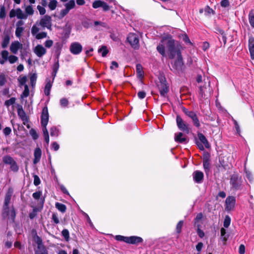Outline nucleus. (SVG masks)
<instances>
[{
  "label": "nucleus",
  "mask_w": 254,
  "mask_h": 254,
  "mask_svg": "<svg viewBox=\"0 0 254 254\" xmlns=\"http://www.w3.org/2000/svg\"><path fill=\"white\" fill-rule=\"evenodd\" d=\"M198 137L200 142L203 143L206 148L209 147V143L205 136L201 133L198 134Z\"/></svg>",
  "instance_id": "obj_25"
},
{
  "label": "nucleus",
  "mask_w": 254,
  "mask_h": 254,
  "mask_svg": "<svg viewBox=\"0 0 254 254\" xmlns=\"http://www.w3.org/2000/svg\"><path fill=\"white\" fill-rule=\"evenodd\" d=\"M143 239L141 237L137 236H131L127 237V243L131 244H137L141 243Z\"/></svg>",
  "instance_id": "obj_21"
},
{
  "label": "nucleus",
  "mask_w": 254,
  "mask_h": 254,
  "mask_svg": "<svg viewBox=\"0 0 254 254\" xmlns=\"http://www.w3.org/2000/svg\"><path fill=\"white\" fill-rule=\"evenodd\" d=\"M37 8L41 15H44L46 13V9L44 7L38 5Z\"/></svg>",
  "instance_id": "obj_61"
},
{
  "label": "nucleus",
  "mask_w": 254,
  "mask_h": 254,
  "mask_svg": "<svg viewBox=\"0 0 254 254\" xmlns=\"http://www.w3.org/2000/svg\"><path fill=\"white\" fill-rule=\"evenodd\" d=\"M23 45L22 44L17 41H15L11 43L10 46V50L13 54H16L17 53L19 49H21Z\"/></svg>",
  "instance_id": "obj_16"
},
{
  "label": "nucleus",
  "mask_w": 254,
  "mask_h": 254,
  "mask_svg": "<svg viewBox=\"0 0 254 254\" xmlns=\"http://www.w3.org/2000/svg\"><path fill=\"white\" fill-rule=\"evenodd\" d=\"M249 50L251 59H254V37L251 36L249 39Z\"/></svg>",
  "instance_id": "obj_18"
},
{
  "label": "nucleus",
  "mask_w": 254,
  "mask_h": 254,
  "mask_svg": "<svg viewBox=\"0 0 254 254\" xmlns=\"http://www.w3.org/2000/svg\"><path fill=\"white\" fill-rule=\"evenodd\" d=\"M170 59H173L176 58L172 63V66L174 69L180 71L182 70L184 64L183 59L181 53V50H179L177 53H175L173 57H169Z\"/></svg>",
  "instance_id": "obj_3"
},
{
  "label": "nucleus",
  "mask_w": 254,
  "mask_h": 254,
  "mask_svg": "<svg viewBox=\"0 0 254 254\" xmlns=\"http://www.w3.org/2000/svg\"><path fill=\"white\" fill-rule=\"evenodd\" d=\"M50 2L48 4V7L51 10H55L58 4V1L57 0H49Z\"/></svg>",
  "instance_id": "obj_30"
},
{
  "label": "nucleus",
  "mask_w": 254,
  "mask_h": 254,
  "mask_svg": "<svg viewBox=\"0 0 254 254\" xmlns=\"http://www.w3.org/2000/svg\"><path fill=\"white\" fill-rule=\"evenodd\" d=\"M41 155L42 151L41 149L39 147L35 148L34 153V159L33 160V163L34 164H36L40 161Z\"/></svg>",
  "instance_id": "obj_20"
},
{
  "label": "nucleus",
  "mask_w": 254,
  "mask_h": 254,
  "mask_svg": "<svg viewBox=\"0 0 254 254\" xmlns=\"http://www.w3.org/2000/svg\"><path fill=\"white\" fill-rule=\"evenodd\" d=\"M39 25L41 26L43 28H47L49 30H51L52 27V18L49 15H46L43 16L40 20Z\"/></svg>",
  "instance_id": "obj_9"
},
{
  "label": "nucleus",
  "mask_w": 254,
  "mask_h": 254,
  "mask_svg": "<svg viewBox=\"0 0 254 254\" xmlns=\"http://www.w3.org/2000/svg\"><path fill=\"white\" fill-rule=\"evenodd\" d=\"M25 14H27V16L28 15H33L34 13V10L32 6L31 5L26 6L25 8Z\"/></svg>",
  "instance_id": "obj_44"
},
{
  "label": "nucleus",
  "mask_w": 254,
  "mask_h": 254,
  "mask_svg": "<svg viewBox=\"0 0 254 254\" xmlns=\"http://www.w3.org/2000/svg\"><path fill=\"white\" fill-rule=\"evenodd\" d=\"M29 95V90L27 85H25L24 90L21 95V98H26Z\"/></svg>",
  "instance_id": "obj_38"
},
{
  "label": "nucleus",
  "mask_w": 254,
  "mask_h": 254,
  "mask_svg": "<svg viewBox=\"0 0 254 254\" xmlns=\"http://www.w3.org/2000/svg\"><path fill=\"white\" fill-rule=\"evenodd\" d=\"M183 111L187 116L190 117L192 120L194 126L197 127H199L200 126V124L197 115L194 112L189 111L186 108H184Z\"/></svg>",
  "instance_id": "obj_6"
},
{
  "label": "nucleus",
  "mask_w": 254,
  "mask_h": 254,
  "mask_svg": "<svg viewBox=\"0 0 254 254\" xmlns=\"http://www.w3.org/2000/svg\"><path fill=\"white\" fill-rule=\"evenodd\" d=\"M157 51L163 57L167 54L169 57H173L174 54L181 50L182 47L170 36L163 37L157 46Z\"/></svg>",
  "instance_id": "obj_1"
},
{
  "label": "nucleus",
  "mask_w": 254,
  "mask_h": 254,
  "mask_svg": "<svg viewBox=\"0 0 254 254\" xmlns=\"http://www.w3.org/2000/svg\"><path fill=\"white\" fill-rule=\"evenodd\" d=\"M231 223V218L229 216H226L224 221V227L225 228H228Z\"/></svg>",
  "instance_id": "obj_47"
},
{
  "label": "nucleus",
  "mask_w": 254,
  "mask_h": 254,
  "mask_svg": "<svg viewBox=\"0 0 254 254\" xmlns=\"http://www.w3.org/2000/svg\"><path fill=\"white\" fill-rule=\"evenodd\" d=\"M94 29L96 30H101L103 28H106L107 25L106 23L101 21H96L94 23Z\"/></svg>",
  "instance_id": "obj_22"
},
{
  "label": "nucleus",
  "mask_w": 254,
  "mask_h": 254,
  "mask_svg": "<svg viewBox=\"0 0 254 254\" xmlns=\"http://www.w3.org/2000/svg\"><path fill=\"white\" fill-rule=\"evenodd\" d=\"M176 122L177 126L181 130L187 133L189 132L188 125L183 120L180 116H177Z\"/></svg>",
  "instance_id": "obj_10"
},
{
  "label": "nucleus",
  "mask_w": 254,
  "mask_h": 254,
  "mask_svg": "<svg viewBox=\"0 0 254 254\" xmlns=\"http://www.w3.org/2000/svg\"><path fill=\"white\" fill-rule=\"evenodd\" d=\"M18 80L19 83V85L22 86L26 85L25 83L27 81V77L26 76H20L18 78Z\"/></svg>",
  "instance_id": "obj_36"
},
{
  "label": "nucleus",
  "mask_w": 254,
  "mask_h": 254,
  "mask_svg": "<svg viewBox=\"0 0 254 254\" xmlns=\"http://www.w3.org/2000/svg\"><path fill=\"white\" fill-rule=\"evenodd\" d=\"M59 134V130L55 127H53L50 128V135L51 136L57 137Z\"/></svg>",
  "instance_id": "obj_35"
},
{
  "label": "nucleus",
  "mask_w": 254,
  "mask_h": 254,
  "mask_svg": "<svg viewBox=\"0 0 254 254\" xmlns=\"http://www.w3.org/2000/svg\"><path fill=\"white\" fill-rule=\"evenodd\" d=\"M12 193L13 190L11 189H9L4 198L3 207L5 211H6L8 208V205L9 204Z\"/></svg>",
  "instance_id": "obj_17"
},
{
  "label": "nucleus",
  "mask_w": 254,
  "mask_h": 254,
  "mask_svg": "<svg viewBox=\"0 0 254 254\" xmlns=\"http://www.w3.org/2000/svg\"><path fill=\"white\" fill-rule=\"evenodd\" d=\"M103 2V1L99 0L94 1L92 4L93 7L94 8H97L98 7H101Z\"/></svg>",
  "instance_id": "obj_50"
},
{
  "label": "nucleus",
  "mask_w": 254,
  "mask_h": 254,
  "mask_svg": "<svg viewBox=\"0 0 254 254\" xmlns=\"http://www.w3.org/2000/svg\"><path fill=\"white\" fill-rule=\"evenodd\" d=\"M236 200L234 196H228L225 201L226 207L225 209L227 211L232 210L235 206Z\"/></svg>",
  "instance_id": "obj_13"
},
{
  "label": "nucleus",
  "mask_w": 254,
  "mask_h": 254,
  "mask_svg": "<svg viewBox=\"0 0 254 254\" xmlns=\"http://www.w3.org/2000/svg\"><path fill=\"white\" fill-rule=\"evenodd\" d=\"M34 53L39 57L41 58L47 53V50L42 45H37L33 49Z\"/></svg>",
  "instance_id": "obj_12"
},
{
  "label": "nucleus",
  "mask_w": 254,
  "mask_h": 254,
  "mask_svg": "<svg viewBox=\"0 0 254 254\" xmlns=\"http://www.w3.org/2000/svg\"><path fill=\"white\" fill-rule=\"evenodd\" d=\"M192 177L195 183L200 184L202 182L203 179V173L200 171H195L192 174Z\"/></svg>",
  "instance_id": "obj_15"
},
{
  "label": "nucleus",
  "mask_w": 254,
  "mask_h": 254,
  "mask_svg": "<svg viewBox=\"0 0 254 254\" xmlns=\"http://www.w3.org/2000/svg\"><path fill=\"white\" fill-rule=\"evenodd\" d=\"M137 96L139 99H142L146 96V93L144 91H139L137 93Z\"/></svg>",
  "instance_id": "obj_63"
},
{
  "label": "nucleus",
  "mask_w": 254,
  "mask_h": 254,
  "mask_svg": "<svg viewBox=\"0 0 254 254\" xmlns=\"http://www.w3.org/2000/svg\"><path fill=\"white\" fill-rule=\"evenodd\" d=\"M127 41L133 49H138L139 48V39L136 34L129 33L127 37Z\"/></svg>",
  "instance_id": "obj_8"
},
{
  "label": "nucleus",
  "mask_w": 254,
  "mask_h": 254,
  "mask_svg": "<svg viewBox=\"0 0 254 254\" xmlns=\"http://www.w3.org/2000/svg\"><path fill=\"white\" fill-rule=\"evenodd\" d=\"M29 133L34 139H37L38 137V135L37 133L36 130L33 128H32L29 131Z\"/></svg>",
  "instance_id": "obj_53"
},
{
  "label": "nucleus",
  "mask_w": 254,
  "mask_h": 254,
  "mask_svg": "<svg viewBox=\"0 0 254 254\" xmlns=\"http://www.w3.org/2000/svg\"><path fill=\"white\" fill-rule=\"evenodd\" d=\"M249 20L251 26L254 28V9L251 10L249 14Z\"/></svg>",
  "instance_id": "obj_29"
},
{
  "label": "nucleus",
  "mask_w": 254,
  "mask_h": 254,
  "mask_svg": "<svg viewBox=\"0 0 254 254\" xmlns=\"http://www.w3.org/2000/svg\"><path fill=\"white\" fill-rule=\"evenodd\" d=\"M6 16L5 8L4 5L1 6L0 9V18L3 19Z\"/></svg>",
  "instance_id": "obj_48"
},
{
  "label": "nucleus",
  "mask_w": 254,
  "mask_h": 254,
  "mask_svg": "<svg viewBox=\"0 0 254 254\" xmlns=\"http://www.w3.org/2000/svg\"><path fill=\"white\" fill-rule=\"evenodd\" d=\"M16 17L18 19H26L27 18V14H25L22 10L19 8H16Z\"/></svg>",
  "instance_id": "obj_26"
},
{
  "label": "nucleus",
  "mask_w": 254,
  "mask_h": 254,
  "mask_svg": "<svg viewBox=\"0 0 254 254\" xmlns=\"http://www.w3.org/2000/svg\"><path fill=\"white\" fill-rule=\"evenodd\" d=\"M64 6L69 11L70 9L73 8L75 6V1L74 0H70L65 3Z\"/></svg>",
  "instance_id": "obj_32"
},
{
  "label": "nucleus",
  "mask_w": 254,
  "mask_h": 254,
  "mask_svg": "<svg viewBox=\"0 0 254 254\" xmlns=\"http://www.w3.org/2000/svg\"><path fill=\"white\" fill-rule=\"evenodd\" d=\"M56 207L61 212L64 213L66 211V206L62 203L57 202L55 204Z\"/></svg>",
  "instance_id": "obj_31"
},
{
  "label": "nucleus",
  "mask_w": 254,
  "mask_h": 254,
  "mask_svg": "<svg viewBox=\"0 0 254 254\" xmlns=\"http://www.w3.org/2000/svg\"><path fill=\"white\" fill-rule=\"evenodd\" d=\"M36 254H48V251L41 242L38 243L37 248L35 250Z\"/></svg>",
  "instance_id": "obj_19"
},
{
  "label": "nucleus",
  "mask_w": 254,
  "mask_h": 254,
  "mask_svg": "<svg viewBox=\"0 0 254 254\" xmlns=\"http://www.w3.org/2000/svg\"><path fill=\"white\" fill-rule=\"evenodd\" d=\"M202 218L203 215L201 213L197 214L195 218L194 219V226L199 225L198 223L202 220Z\"/></svg>",
  "instance_id": "obj_42"
},
{
  "label": "nucleus",
  "mask_w": 254,
  "mask_h": 254,
  "mask_svg": "<svg viewBox=\"0 0 254 254\" xmlns=\"http://www.w3.org/2000/svg\"><path fill=\"white\" fill-rule=\"evenodd\" d=\"M221 238L224 242H226L228 238V236L226 234V230L223 228L221 229Z\"/></svg>",
  "instance_id": "obj_41"
},
{
  "label": "nucleus",
  "mask_w": 254,
  "mask_h": 254,
  "mask_svg": "<svg viewBox=\"0 0 254 254\" xmlns=\"http://www.w3.org/2000/svg\"><path fill=\"white\" fill-rule=\"evenodd\" d=\"M30 82H31V86L32 87H33L36 84V79H37L36 74L35 73L32 74L30 76Z\"/></svg>",
  "instance_id": "obj_49"
},
{
  "label": "nucleus",
  "mask_w": 254,
  "mask_h": 254,
  "mask_svg": "<svg viewBox=\"0 0 254 254\" xmlns=\"http://www.w3.org/2000/svg\"><path fill=\"white\" fill-rule=\"evenodd\" d=\"M15 102V98L14 97L11 98L10 99L5 101L4 104L6 106L8 107L10 105H13Z\"/></svg>",
  "instance_id": "obj_52"
},
{
  "label": "nucleus",
  "mask_w": 254,
  "mask_h": 254,
  "mask_svg": "<svg viewBox=\"0 0 254 254\" xmlns=\"http://www.w3.org/2000/svg\"><path fill=\"white\" fill-rule=\"evenodd\" d=\"M47 36V33L45 32H42L38 33L34 37L36 39L40 40L46 38Z\"/></svg>",
  "instance_id": "obj_37"
},
{
  "label": "nucleus",
  "mask_w": 254,
  "mask_h": 254,
  "mask_svg": "<svg viewBox=\"0 0 254 254\" xmlns=\"http://www.w3.org/2000/svg\"><path fill=\"white\" fill-rule=\"evenodd\" d=\"M127 237H125L121 235H116L115 237V239L118 241H123L127 243Z\"/></svg>",
  "instance_id": "obj_45"
},
{
  "label": "nucleus",
  "mask_w": 254,
  "mask_h": 254,
  "mask_svg": "<svg viewBox=\"0 0 254 254\" xmlns=\"http://www.w3.org/2000/svg\"><path fill=\"white\" fill-rule=\"evenodd\" d=\"M40 31V28L37 25V23L34 24L31 28V34L33 36L36 35Z\"/></svg>",
  "instance_id": "obj_33"
},
{
  "label": "nucleus",
  "mask_w": 254,
  "mask_h": 254,
  "mask_svg": "<svg viewBox=\"0 0 254 254\" xmlns=\"http://www.w3.org/2000/svg\"><path fill=\"white\" fill-rule=\"evenodd\" d=\"M175 140L179 143H185L187 141V138L183 137V134L182 132H179L175 135Z\"/></svg>",
  "instance_id": "obj_23"
},
{
  "label": "nucleus",
  "mask_w": 254,
  "mask_h": 254,
  "mask_svg": "<svg viewBox=\"0 0 254 254\" xmlns=\"http://www.w3.org/2000/svg\"><path fill=\"white\" fill-rule=\"evenodd\" d=\"M136 69L137 76L142 78L144 75V72L143 71L142 66L140 64H137L136 65Z\"/></svg>",
  "instance_id": "obj_27"
},
{
  "label": "nucleus",
  "mask_w": 254,
  "mask_h": 254,
  "mask_svg": "<svg viewBox=\"0 0 254 254\" xmlns=\"http://www.w3.org/2000/svg\"><path fill=\"white\" fill-rule=\"evenodd\" d=\"M82 50L81 45L78 42H74L70 46V51L74 55L79 54Z\"/></svg>",
  "instance_id": "obj_11"
},
{
  "label": "nucleus",
  "mask_w": 254,
  "mask_h": 254,
  "mask_svg": "<svg viewBox=\"0 0 254 254\" xmlns=\"http://www.w3.org/2000/svg\"><path fill=\"white\" fill-rule=\"evenodd\" d=\"M98 52L101 53L103 57H105L108 53V50L106 46H103L101 48L99 49Z\"/></svg>",
  "instance_id": "obj_39"
},
{
  "label": "nucleus",
  "mask_w": 254,
  "mask_h": 254,
  "mask_svg": "<svg viewBox=\"0 0 254 254\" xmlns=\"http://www.w3.org/2000/svg\"><path fill=\"white\" fill-rule=\"evenodd\" d=\"M52 87V83L50 82V81L48 82L45 87V94L46 95L48 96L50 93V90Z\"/></svg>",
  "instance_id": "obj_34"
},
{
  "label": "nucleus",
  "mask_w": 254,
  "mask_h": 254,
  "mask_svg": "<svg viewBox=\"0 0 254 254\" xmlns=\"http://www.w3.org/2000/svg\"><path fill=\"white\" fill-rule=\"evenodd\" d=\"M160 82L158 84V88L161 96L165 97L169 91V86L163 77L160 79Z\"/></svg>",
  "instance_id": "obj_7"
},
{
  "label": "nucleus",
  "mask_w": 254,
  "mask_h": 254,
  "mask_svg": "<svg viewBox=\"0 0 254 254\" xmlns=\"http://www.w3.org/2000/svg\"><path fill=\"white\" fill-rule=\"evenodd\" d=\"M69 12V10L65 7V9H62L60 13V18H62L65 16Z\"/></svg>",
  "instance_id": "obj_58"
},
{
  "label": "nucleus",
  "mask_w": 254,
  "mask_h": 254,
  "mask_svg": "<svg viewBox=\"0 0 254 254\" xmlns=\"http://www.w3.org/2000/svg\"><path fill=\"white\" fill-rule=\"evenodd\" d=\"M41 183L40 180L39 178V177L37 175L34 176V184L35 186L39 185Z\"/></svg>",
  "instance_id": "obj_62"
},
{
  "label": "nucleus",
  "mask_w": 254,
  "mask_h": 254,
  "mask_svg": "<svg viewBox=\"0 0 254 254\" xmlns=\"http://www.w3.org/2000/svg\"><path fill=\"white\" fill-rule=\"evenodd\" d=\"M203 166L205 173L207 174L210 170V163L208 158L206 156L204 157L203 160Z\"/></svg>",
  "instance_id": "obj_24"
},
{
  "label": "nucleus",
  "mask_w": 254,
  "mask_h": 254,
  "mask_svg": "<svg viewBox=\"0 0 254 254\" xmlns=\"http://www.w3.org/2000/svg\"><path fill=\"white\" fill-rule=\"evenodd\" d=\"M183 221L181 220L177 224L176 226V230L178 233H180L181 232V229L183 225Z\"/></svg>",
  "instance_id": "obj_57"
},
{
  "label": "nucleus",
  "mask_w": 254,
  "mask_h": 254,
  "mask_svg": "<svg viewBox=\"0 0 254 254\" xmlns=\"http://www.w3.org/2000/svg\"><path fill=\"white\" fill-rule=\"evenodd\" d=\"M53 45V41L52 40H48L45 41V46L47 48H50Z\"/></svg>",
  "instance_id": "obj_60"
},
{
  "label": "nucleus",
  "mask_w": 254,
  "mask_h": 254,
  "mask_svg": "<svg viewBox=\"0 0 254 254\" xmlns=\"http://www.w3.org/2000/svg\"><path fill=\"white\" fill-rule=\"evenodd\" d=\"M200 225H197V233L199 237L203 238L204 236V233L203 231L200 229Z\"/></svg>",
  "instance_id": "obj_59"
},
{
  "label": "nucleus",
  "mask_w": 254,
  "mask_h": 254,
  "mask_svg": "<svg viewBox=\"0 0 254 254\" xmlns=\"http://www.w3.org/2000/svg\"><path fill=\"white\" fill-rule=\"evenodd\" d=\"M60 103L62 107H66L68 105V101L65 98H62L60 101Z\"/></svg>",
  "instance_id": "obj_46"
},
{
  "label": "nucleus",
  "mask_w": 254,
  "mask_h": 254,
  "mask_svg": "<svg viewBox=\"0 0 254 254\" xmlns=\"http://www.w3.org/2000/svg\"><path fill=\"white\" fill-rule=\"evenodd\" d=\"M9 41H10L9 36L8 35H5L2 39V41L1 43V47L3 48H6L9 44Z\"/></svg>",
  "instance_id": "obj_28"
},
{
  "label": "nucleus",
  "mask_w": 254,
  "mask_h": 254,
  "mask_svg": "<svg viewBox=\"0 0 254 254\" xmlns=\"http://www.w3.org/2000/svg\"><path fill=\"white\" fill-rule=\"evenodd\" d=\"M59 61L57 60V61L55 63V64L53 65V73L54 76H55L56 74L59 69Z\"/></svg>",
  "instance_id": "obj_54"
},
{
  "label": "nucleus",
  "mask_w": 254,
  "mask_h": 254,
  "mask_svg": "<svg viewBox=\"0 0 254 254\" xmlns=\"http://www.w3.org/2000/svg\"><path fill=\"white\" fill-rule=\"evenodd\" d=\"M204 14L206 16H209L212 14H213V10L212 8H211L209 6H206L204 8Z\"/></svg>",
  "instance_id": "obj_43"
},
{
  "label": "nucleus",
  "mask_w": 254,
  "mask_h": 254,
  "mask_svg": "<svg viewBox=\"0 0 254 254\" xmlns=\"http://www.w3.org/2000/svg\"><path fill=\"white\" fill-rule=\"evenodd\" d=\"M24 27H16L15 30V35L17 37L20 38L24 31Z\"/></svg>",
  "instance_id": "obj_40"
},
{
  "label": "nucleus",
  "mask_w": 254,
  "mask_h": 254,
  "mask_svg": "<svg viewBox=\"0 0 254 254\" xmlns=\"http://www.w3.org/2000/svg\"><path fill=\"white\" fill-rule=\"evenodd\" d=\"M8 55L9 53L7 51L3 50L1 52V56L3 59L5 60V61H7L8 59Z\"/></svg>",
  "instance_id": "obj_55"
},
{
  "label": "nucleus",
  "mask_w": 254,
  "mask_h": 254,
  "mask_svg": "<svg viewBox=\"0 0 254 254\" xmlns=\"http://www.w3.org/2000/svg\"><path fill=\"white\" fill-rule=\"evenodd\" d=\"M8 60L10 64H14L18 60V58L15 56L11 55L9 56Z\"/></svg>",
  "instance_id": "obj_56"
},
{
  "label": "nucleus",
  "mask_w": 254,
  "mask_h": 254,
  "mask_svg": "<svg viewBox=\"0 0 254 254\" xmlns=\"http://www.w3.org/2000/svg\"><path fill=\"white\" fill-rule=\"evenodd\" d=\"M3 162L7 165L10 166V168L11 171L16 172L19 170V167L16 162L14 161L13 158L9 155H5L2 157Z\"/></svg>",
  "instance_id": "obj_5"
},
{
  "label": "nucleus",
  "mask_w": 254,
  "mask_h": 254,
  "mask_svg": "<svg viewBox=\"0 0 254 254\" xmlns=\"http://www.w3.org/2000/svg\"><path fill=\"white\" fill-rule=\"evenodd\" d=\"M49 121V113L47 107H44L43 109L41 117V123L43 127V132L44 137V139L47 144H48L49 143V132L46 127Z\"/></svg>",
  "instance_id": "obj_2"
},
{
  "label": "nucleus",
  "mask_w": 254,
  "mask_h": 254,
  "mask_svg": "<svg viewBox=\"0 0 254 254\" xmlns=\"http://www.w3.org/2000/svg\"><path fill=\"white\" fill-rule=\"evenodd\" d=\"M17 114L19 117L23 121V123L24 125L27 126V127H29V125L28 124V118L26 116L24 111L22 109V108H19L17 110Z\"/></svg>",
  "instance_id": "obj_14"
},
{
  "label": "nucleus",
  "mask_w": 254,
  "mask_h": 254,
  "mask_svg": "<svg viewBox=\"0 0 254 254\" xmlns=\"http://www.w3.org/2000/svg\"><path fill=\"white\" fill-rule=\"evenodd\" d=\"M242 178L238 174H234L231 176L230 184L231 189L234 190H239L242 185Z\"/></svg>",
  "instance_id": "obj_4"
},
{
  "label": "nucleus",
  "mask_w": 254,
  "mask_h": 254,
  "mask_svg": "<svg viewBox=\"0 0 254 254\" xmlns=\"http://www.w3.org/2000/svg\"><path fill=\"white\" fill-rule=\"evenodd\" d=\"M62 236L64 238L66 241H68L69 239V232L67 229H64L62 232Z\"/></svg>",
  "instance_id": "obj_51"
},
{
  "label": "nucleus",
  "mask_w": 254,
  "mask_h": 254,
  "mask_svg": "<svg viewBox=\"0 0 254 254\" xmlns=\"http://www.w3.org/2000/svg\"><path fill=\"white\" fill-rule=\"evenodd\" d=\"M41 195V192L40 191H36L33 193L32 196L34 198L38 199Z\"/></svg>",
  "instance_id": "obj_64"
}]
</instances>
